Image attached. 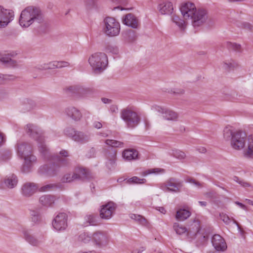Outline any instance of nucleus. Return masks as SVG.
I'll return each instance as SVG.
<instances>
[{"label": "nucleus", "mask_w": 253, "mask_h": 253, "mask_svg": "<svg viewBox=\"0 0 253 253\" xmlns=\"http://www.w3.org/2000/svg\"><path fill=\"white\" fill-rule=\"evenodd\" d=\"M180 12L185 20H191L192 25L195 28L202 26L209 19V13L205 8H197L194 3L188 2L183 3Z\"/></svg>", "instance_id": "1"}, {"label": "nucleus", "mask_w": 253, "mask_h": 253, "mask_svg": "<svg viewBox=\"0 0 253 253\" xmlns=\"http://www.w3.org/2000/svg\"><path fill=\"white\" fill-rule=\"evenodd\" d=\"M43 20V12L39 7L29 6L21 11L19 23L21 27L28 28L34 22L41 23Z\"/></svg>", "instance_id": "2"}, {"label": "nucleus", "mask_w": 253, "mask_h": 253, "mask_svg": "<svg viewBox=\"0 0 253 253\" xmlns=\"http://www.w3.org/2000/svg\"><path fill=\"white\" fill-rule=\"evenodd\" d=\"M223 137L226 140L230 141L231 147L236 150L243 149L247 141V135L244 131L229 126L224 128Z\"/></svg>", "instance_id": "3"}, {"label": "nucleus", "mask_w": 253, "mask_h": 253, "mask_svg": "<svg viewBox=\"0 0 253 253\" xmlns=\"http://www.w3.org/2000/svg\"><path fill=\"white\" fill-rule=\"evenodd\" d=\"M18 155L24 159L23 170L28 172L29 168L36 162L37 158L32 154V146L28 143L19 141L16 147Z\"/></svg>", "instance_id": "4"}, {"label": "nucleus", "mask_w": 253, "mask_h": 253, "mask_svg": "<svg viewBox=\"0 0 253 253\" xmlns=\"http://www.w3.org/2000/svg\"><path fill=\"white\" fill-rule=\"evenodd\" d=\"M25 130L29 136L38 141L39 151L45 156L48 152V149L44 143L43 133L42 130L37 126L31 124L26 125Z\"/></svg>", "instance_id": "5"}, {"label": "nucleus", "mask_w": 253, "mask_h": 253, "mask_svg": "<svg viewBox=\"0 0 253 253\" xmlns=\"http://www.w3.org/2000/svg\"><path fill=\"white\" fill-rule=\"evenodd\" d=\"M88 62L93 71L100 73L104 70L108 65V58L105 53L96 52L88 58Z\"/></svg>", "instance_id": "6"}, {"label": "nucleus", "mask_w": 253, "mask_h": 253, "mask_svg": "<svg viewBox=\"0 0 253 253\" xmlns=\"http://www.w3.org/2000/svg\"><path fill=\"white\" fill-rule=\"evenodd\" d=\"M120 23L114 18L107 17L103 20V32L108 37H115L120 34Z\"/></svg>", "instance_id": "7"}, {"label": "nucleus", "mask_w": 253, "mask_h": 253, "mask_svg": "<svg viewBox=\"0 0 253 253\" xmlns=\"http://www.w3.org/2000/svg\"><path fill=\"white\" fill-rule=\"evenodd\" d=\"M121 118L129 128H134L140 122V118L135 112L129 109H124L121 112Z\"/></svg>", "instance_id": "8"}, {"label": "nucleus", "mask_w": 253, "mask_h": 253, "mask_svg": "<svg viewBox=\"0 0 253 253\" xmlns=\"http://www.w3.org/2000/svg\"><path fill=\"white\" fill-rule=\"evenodd\" d=\"M92 238L94 245L100 248L106 246L109 242V236L106 232H95L92 234Z\"/></svg>", "instance_id": "9"}, {"label": "nucleus", "mask_w": 253, "mask_h": 253, "mask_svg": "<svg viewBox=\"0 0 253 253\" xmlns=\"http://www.w3.org/2000/svg\"><path fill=\"white\" fill-rule=\"evenodd\" d=\"M182 183L177 181L174 178H170L160 185V188L164 191L178 192L182 187Z\"/></svg>", "instance_id": "10"}, {"label": "nucleus", "mask_w": 253, "mask_h": 253, "mask_svg": "<svg viewBox=\"0 0 253 253\" xmlns=\"http://www.w3.org/2000/svg\"><path fill=\"white\" fill-rule=\"evenodd\" d=\"M13 17L14 12L12 10L0 6V28L6 27Z\"/></svg>", "instance_id": "11"}, {"label": "nucleus", "mask_w": 253, "mask_h": 253, "mask_svg": "<svg viewBox=\"0 0 253 253\" xmlns=\"http://www.w3.org/2000/svg\"><path fill=\"white\" fill-rule=\"evenodd\" d=\"M67 218L66 213L64 212L59 213L52 222L53 227L57 231L65 230L67 227Z\"/></svg>", "instance_id": "12"}, {"label": "nucleus", "mask_w": 253, "mask_h": 253, "mask_svg": "<svg viewBox=\"0 0 253 253\" xmlns=\"http://www.w3.org/2000/svg\"><path fill=\"white\" fill-rule=\"evenodd\" d=\"M152 109L162 114L163 118L167 120L175 121L178 119V114L172 110L157 105L153 106Z\"/></svg>", "instance_id": "13"}, {"label": "nucleus", "mask_w": 253, "mask_h": 253, "mask_svg": "<svg viewBox=\"0 0 253 253\" xmlns=\"http://www.w3.org/2000/svg\"><path fill=\"white\" fill-rule=\"evenodd\" d=\"M116 209V206L114 203L109 202L102 206L100 211V215L102 218H110Z\"/></svg>", "instance_id": "14"}, {"label": "nucleus", "mask_w": 253, "mask_h": 253, "mask_svg": "<svg viewBox=\"0 0 253 253\" xmlns=\"http://www.w3.org/2000/svg\"><path fill=\"white\" fill-rule=\"evenodd\" d=\"M70 63L66 61H53L47 63H43L39 65L38 69L40 70L53 69L55 68H61L63 67H68Z\"/></svg>", "instance_id": "15"}, {"label": "nucleus", "mask_w": 253, "mask_h": 253, "mask_svg": "<svg viewBox=\"0 0 253 253\" xmlns=\"http://www.w3.org/2000/svg\"><path fill=\"white\" fill-rule=\"evenodd\" d=\"M211 243L214 249L217 251L224 252L227 249L224 239L218 234H215L212 236Z\"/></svg>", "instance_id": "16"}, {"label": "nucleus", "mask_w": 253, "mask_h": 253, "mask_svg": "<svg viewBox=\"0 0 253 253\" xmlns=\"http://www.w3.org/2000/svg\"><path fill=\"white\" fill-rule=\"evenodd\" d=\"M38 185L33 182H26L21 187L22 194L25 197H30L38 190Z\"/></svg>", "instance_id": "17"}, {"label": "nucleus", "mask_w": 253, "mask_h": 253, "mask_svg": "<svg viewBox=\"0 0 253 253\" xmlns=\"http://www.w3.org/2000/svg\"><path fill=\"white\" fill-rule=\"evenodd\" d=\"M116 151L113 149L108 150L105 153L107 159L106 165L109 169H114L116 165Z\"/></svg>", "instance_id": "18"}, {"label": "nucleus", "mask_w": 253, "mask_h": 253, "mask_svg": "<svg viewBox=\"0 0 253 253\" xmlns=\"http://www.w3.org/2000/svg\"><path fill=\"white\" fill-rule=\"evenodd\" d=\"M22 232L23 238L30 245L34 246H37L39 245L42 242L41 240H39L34 236L32 235L30 231L27 229H23Z\"/></svg>", "instance_id": "19"}, {"label": "nucleus", "mask_w": 253, "mask_h": 253, "mask_svg": "<svg viewBox=\"0 0 253 253\" xmlns=\"http://www.w3.org/2000/svg\"><path fill=\"white\" fill-rule=\"evenodd\" d=\"M74 172L77 175V179H90L93 177L90 171L87 169L82 167H77Z\"/></svg>", "instance_id": "20"}, {"label": "nucleus", "mask_w": 253, "mask_h": 253, "mask_svg": "<svg viewBox=\"0 0 253 253\" xmlns=\"http://www.w3.org/2000/svg\"><path fill=\"white\" fill-rule=\"evenodd\" d=\"M158 9L162 14L170 15L172 13L173 7L171 2L166 1L159 4Z\"/></svg>", "instance_id": "21"}, {"label": "nucleus", "mask_w": 253, "mask_h": 253, "mask_svg": "<svg viewBox=\"0 0 253 253\" xmlns=\"http://www.w3.org/2000/svg\"><path fill=\"white\" fill-rule=\"evenodd\" d=\"M171 21L176 25L181 31H184L187 28V22L175 14L171 15Z\"/></svg>", "instance_id": "22"}, {"label": "nucleus", "mask_w": 253, "mask_h": 253, "mask_svg": "<svg viewBox=\"0 0 253 253\" xmlns=\"http://www.w3.org/2000/svg\"><path fill=\"white\" fill-rule=\"evenodd\" d=\"M123 23L132 28H137L138 25V20L133 14L129 13L125 16Z\"/></svg>", "instance_id": "23"}, {"label": "nucleus", "mask_w": 253, "mask_h": 253, "mask_svg": "<svg viewBox=\"0 0 253 253\" xmlns=\"http://www.w3.org/2000/svg\"><path fill=\"white\" fill-rule=\"evenodd\" d=\"M66 113L68 117L75 121H78L82 117V114L77 108L74 107H70L66 109Z\"/></svg>", "instance_id": "24"}, {"label": "nucleus", "mask_w": 253, "mask_h": 253, "mask_svg": "<svg viewBox=\"0 0 253 253\" xmlns=\"http://www.w3.org/2000/svg\"><path fill=\"white\" fill-rule=\"evenodd\" d=\"M90 139V135L87 133L77 131L73 140L81 143H85Z\"/></svg>", "instance_id": "25"}, {"label": "nucleus", "mask_w": 253, "mask_h": 253, "mask_svg": "<svg viewBox=\"0 0 253 253\" xmlns=\"http://www.w3.org/2000/svg\"><path fill=\"white\" fill-rule=\"evenodd\" d=\"M138 152L133 149H126L123 151V157L127 161H131L137 159Z\"/></svg>", "instance_id": "26"}, {"label": "nucleus", "mask_w": 253, "mask_h": 253, "mask_svg": "<svg viewBox=\"0 0 253 253\" xmlns=\"http://www.w3.org/2000/svg\"><path fill=\"white\" fill-rule=\"evenodd\" d=\"M244 155L248 158L253 157V136H250L248 138V148L244 150Z\"/></svg>", "instance_id": "27"}, {"label": "nucleus", "mask_w": 253, "mask_h": 253, "mask_svg": "<svg viewBox=\"0 0 253 253\" xmlns=\"http://www.w3.org/2000/svg\"><path fill=\"white\" fill-rule=\"evenodd\" d=\"M40 203L44 206H50L54 202V198L51 195H43L39 199Z\"/></svg>", "instance_id": "28"}, {"label": "nucleus", "mask_w": 253, "mask_h": 253, "mask_svg": "<svg viewBox=\"0 0 253 253\" xmlns=\"http://www.w3.org/2000/svg\"><path fill=\"white\" fill-rule=\"evenodd\" d=\"M18 179L16 175L12 174L4 180V184L9 188H13L17 185Z\"/></svg>", "instance_id": "29"}, {"label": "nucleus", "mask_w": 253, "mask_h": 253, "mask_svg": "<svg viewBox=\"0 0 253 253\" xmlns=\"http://www.w3.org/2000/svg\"><path fill=\"white\" fill-rule=\"evenodd\" d=\"M173 228L178 235L186 234V235H188L191 232L190 230H188L185 227L178 223H174L173 225Z\"/></svg>", "instance_id": "30"}, {"label": "nucleus", "mask_w": 253, "mask_h": 253, "mask_svg": "<svg viewBox=\"0 0 253 253\" xmlns=\"http://www.w3.org/2000/svg\"><path fill=\"white\" fill-rule=\"evenodd\" d=\"M191 215V212L185 209H180L177 211L176 218L177 220L183 221L188 218Z\"/></svg>", "instance_id": "31"}, {"label": "nucleus", "mask_w": 253, "mask_h": 253, "mask_svg": "<svg viewBox=\"0 0 253 253\" xmlns=\"http://www.w3.org/2000/svg\"><path fill=\"white\" fill-rule=\"evenodd\" d=\"M220 218L226 224H229L232 221L236 224L239 230H241V227L239 225L238 223L235 220L233 217H229L228 215L224 213H221L219 214Z\"/></svg>", "instance_id": "32"}, {"label": "nucleus", "mask_w": 253, "mask_h": 253, "mask_svg": "<svg viewBox=\"0 0 253 253\" xmlns=\"http://www.w3.org/2000/svg\"><path fill=\"white\" fill-rule=\"evenodd\" d=\"M97 216L95 214H88L85 216V225H97Z\"/></svg>", "instance_id": "33"}, {"label": "nucleus", "mask_w": 253, "mask_h": 253, "mask_svg": "<svg viewBox=\"0 0 253 253\" xmlns=\"http://www.w3.org/2000/svg\"><path fill=\"white\" fill-rule=\"evenodd\" d=\"M77 179V175L73 172L65 174L61 178V181L63 183H70Z\"/></svg>", "instance_id": "34"}, {"label": "nucleus", "mask_w": 253, "mask_h": 253, "mask_svg": "<svg viewBox=\"0 0 253 253\" xmlns=\"http://www.w3.org/2000/svg\"><path fill=\"white\" fill-rule=\"evenodd\" d=\"M239 64L233 59L226 61L223 63V67L226 70H234L239 67Z\"/></svg>", "instance_id": "35"}, {"label": "nucleus", "mask_w": 253, "mask_h": 253, "mask_svg": "<svg viewBox=\"0 0 253 253\" xmlns=\"http://www.w3.org/2000/svg\"><path fill=\"white\" fill-rule=\"evenodd\" d=\"M0 61L4 64L10 66H14L16 65V61L11 59L9 54H5L0 58Z\"/></svg>", "instance_id": "36"}, {"label": "nucleus", "mask_w": 253, "mask_h": 253, "mask_svg": "<svg viewBox=\"0 0 253 253\" xmlns=\"http://www.w3.org/2000/svg\"><path fill=\"white\" fill-rule=\"evenodd\" d=\"M105 142L107 145L112 147L122 148L124 146V143L123 142L115 140L107 139L105 140Z\"/></svg>", "instance_id": "37"}, {"label": "nucleus", "mask_w": 253, "mask_h": 253, "mask_svg": "<svg viewBox=\"0 0 253 253\" xmlns=\"http://www.w3.org/2000/svg\"><path fill=\"white\" fill-rule=\"evenodd\" d=\"M146 182L144 178L141 179L137 176H133L126 180V182L128 184H143Z\"/></svg>", "instance_id": "38"}, {"label": "nucleus", "mask_w": 253, "mask_h": 253, "mask_svg": "<svg viewBox=\"0 0 253 253\" xmlns=\"http://www.w3.org/2000/svg\"><path fill=\"white\" fill-rule=\"evenodd\" d=\"M165 172V170L163 169L160 168H154L149 169L143 172L142 175L143 176H146L150 174H159L160 173H163Z\"/></svg>", "instance_id": "39"}, {"label": "nucleus", "mask_w": 253, "mask_h": 253, "mask_svg": "<svg viewBox=\"0 0 253 253\" xmlns=\"http://www.w3.org/2000/svg\"><path fill=\"white\" fill-rule=\"evenodd\" d=\"M130 217L131 219L137 221L140 224L143 225H146L147 224V221L146 219L144 217L140 215L131 214H130Z\"/></svg>", "instance_id": "40"}, {"label": "nucleus", "mask_w": 253, "mask_h": 253, "mask_svg": "<svg viewBox=\"0 0 253 253\" xmlns=\"http://www.w3.org/2000/svg\"><path fill=\"white\" fill-rule=\"evenodd\" d=\"M170 155L179 160L184 159L186 157L184 152L177 149L172 150Z\"/></svg>", "instance_id": "41"}, {"label": "nucleus", "mask_w": 253, "mask_h": 253, "mask_svg": "<svg viewBox=\"0 0 253 253\" xmlns=\"http://www.w3.org/2000/svg\"><path fill=\"white\" fill-rule=\"evenodd\" d=\"M92 238L86 233H81L79 236V241L86 244L89 243Z\"/></svg>", "instance_id": "42"}, {"label": "nucleus", "mask_w": 253, "mask_h": 253, "mask_svg": "<svg viewBox=\"0 0 253 253\" xmlns=\"http://www.w3.org/2000/svg\"><path fill=\"white\" fill-rule=\"evenodd\" d=\"M105 50L107 53H111L114 54H117L119 52L118 48L116 46L111 45H107Z\"/></svg>", "instance_id": "43"}, {"label": "nucleus", "mask_w": 253, "mask_h": 253, "mask_svg": "<svg viewBox=\"0 0 253 253\" xmlns=\"http://www.w3.org/2000/svg\"><path fill=\"white\" fill-rule=\"evenodd\" d=\"M77 131L73 128L67 127L64 130V133L73 139Z\"/></svg>", "instance_id": "44"}, {"label": "nucleus", "mask_w": 253, "mask_h": 253, "mask_svg": "<svg viewBox=\"0 0 253 253\" xmlns=\"http://www.w3.org/2000/svg\"><path fill=\"white\" fill-rule=\"evenodd\" d=\"M52 159L55 161H57L58 162L59 165H60L61 166H66L68 164V162L67 160L62 159L60 157V156L58 155L52 156Z\"/></svg>", "instance_id": "45"}, {"label": "nucleus", "mask_w": 253, "mask_h": 253, "mask_svg": "<svg viewBox=\"0 0 253 253\" xmlns=\"http://www.w3.org/2000/svg\"><path fill=\"white\" fill-rule=\"evenodd\" d=\"M14 79V77L10 75L0 74V84H4L7 81Z\"/></svg>", "instance_id": "46"}, {"label": "nucleus", "mask_w": 253, "mask_h": 253, "mask_svg": "<svg viewBox=\"0 0 253 253\" xmlns=\"http://www.w3.org/2000/svg\"><path fill=\"white\" fill-rule=\"evenodd\" d=\"M78 92L82 93L84 95L86 96L91 94L93 92V90L92 89L89 88H82L78 89Z\"/></svg>", "instance_id": "47"}, {"label": "nucleus", "mask_w": 253, "mask_h": 253, "mask_svg": "<svg viewBox=\"0 0 253 253\" xmlns=\"http://www.w3.org/2000/svg\"><path fill=\"white\" fill-rule=\"evenodd\" d=\"M227 46L229 49H232L236 51H239L241 48V45L240 44L230 42H227Z\"/></svg>", "instance_id": "48"}, {"label": "nucleus", "mask_w": 253, "mask_h": 253, "mask_svg": "<svg viewBox=\"0 0 253 253\" xmlns=\"http://www.w3.org/2000/svg\"><path fill=\"white\" fill-rule=\"evenodd\" d=\"M31 215L32 216V220L33 222L37 223L41 220V216L39 213L33 211Z\"/></svg>", "instance_id": "49"}, {"label": "nucleus", "mask_w": 253, "mask_h": 253, "mask_svg": "<svg viewBox=\"0 0 253 253\" xmlns=\"http://www.w3.org/2000/svg\"><path fill=\"white\" fill-rule=\"evenodd\" d=\"M187 181L194 184L198 188H201L203 186L202 183L196 181L193 178H188L187 179Z\"/></svg>", "instance_id": "50"}, {"label": "nucleus", "mask_w": 253, "mask_h": 253, "mask_svg": "<svg viewBox=\"0 0 253 253\" xmlns=\"http://www.w3.org/2000/svg\"><path fill=\"white\" fill-rule=\"evenodd\" d=\"M42 169H47V173L49 175H54L56 174V171L55 170L51 169V167L50 168H48L47 166H44L42 167Z\"/></svg>", "instance_id": "51"}, {"label": "nucleus", "mask_w": 253, "mask_h": 253, "mask_svg": "<svg viewBox=\"0 0 253 253\" xmlns=\"http://www.w3.org/2000/svg\"><path fill=\"white\" fill-rule=\"evenodd\" d=\"M27 103L29 104V106H25V108L27 111L30 110L35 106L34 102L32 100H27L26 101H25L24 106L26 105Z\"/></svg>", "instance_id": "52"}, {"label": "nucleus", "mask_w": 253, "mask_h": 253, "mask_svg": "<svg viewBox=\"0 0 253 253\" xmlns=\"http://www.w3.org/2000/svg\"><path fill=\"white\" fill-rule=\"evenodd\" d=\"M52 187L53 185L52 184H47L46 185L41 187L39 190L40 191L42 192L47 191L50 189Z\"/></svg>", "instance_id": "53"}, {"label": "nucleus", "mask_w": 253, "mask_h": 253, "mask_svg": "<svg viewBox=\"0 0 253 253\" xmlns=\"http://www.w3.org/2000/svg\"><path fill=\"white\" fill-rule=\"evenodd\" d=\"M93 126L94 127L96 128L97 129L100 128L102 127V124L100 122L97 121L94 122L93 123Z\"/></svg>", "instance_id": "54"}, {"label": "nucleus", "mask_w": 253, "mask_h": 253, "mask_svg": "<svg viewBox=\"0 0 253 253\" xmlns=\"http://www.w3.org/2000/svg\"><path fill=\"white\" fill-rule=\"evenodd\" d=\"M59 154L64 157H67L69 156L68 152L65 150H62L60 151Z\"/></svg>", "instance_id": "55"}, {"label": "nucleus", "mask_w": 253, "mask_h": 253, "mask_svg": "<svg viewBox=\"0 0 253 253\" xmlns=\"http://www.w3.org/2000/svg\"><path fill=\"white\" fill-rule=\"evenodd\" d=\"M235 204L236 205L239 206L242 209H243L244 210H247V207L245 205H244V204H243L242 203H241L239 202L236 201L235 202Z\"/></svg>", "instance_id": "56"}, {"label": "nucleus", "mask_w": 253, "mask_h": 253, "mask_svg": "<svg viewBox=\"0 0 253 253\" xmlns=\"http://www.w3.org/2000/svg\"><path fill=\"white\" fill-rule=\"evenodd\" d=\"M4 141L5 140L3 134L0 133V146L4 144Z\"/></svg>", "instance_id": "57"}, {"label": "nucleus", "mask_w": 253, "mask_h": 253, "mask_svg": "<svg viewBox=\"0 0 253 253\" xmlns=\"http://www.w3.org/2000/svg\"><path fill=\"white\" fill-rule=\"evenodd\" d=\"M238 183L241 184L243 187H249L250 186L249 183L242 181L238 182Z\"/></svg>", "instance_id": "58"}, {"label": "nucleus", "mask_w": 253, "mask_h": 253, "mask_svg": "<svg viewBox=\"0 0 253 253\" xmlns=\"http://www.w3.org/2000/svg\"><path fill=\"white\" fill-rule=\"evenodd\" d=\"M101 100L105 104L110 103L111 102V100L106 98H102Z\"/></svg>", "instance_id": "59"}, {"label": "nucleus", "mask_w": 253, "mask_h": 253, "mask_svg": "<svg viewBox=\"0 0 253 253\" xmlns=\"http://www.w3.org/2000/svg\"><path fill=\"white\" fill-rule=\"evenodd\" d=\"M199 203L202 207H206L207 206V202L204 201H199Z\"/></svg>", "instance_id": "60"}, {"label": "nucleus", "mask_w": 253, "mask_h": 253, "mask_svg": "<svg viewBox=\"0 0 253 253\" xmlns=\"http://www.w3.org/2000/svg\"><path fill=\"white\" fill-rule=\"evenodd\" d=\"M184 90L183 89H180L177 90V91H174V93H178V94H183L184 93Z\"/></svg>", "instance_id": "61"}, {"label": "nucleus", "mask_w": 253, "mask_h": 253, "mask_svg": "<svg viewBox=\"0 0 253 253\" xmlns=\"http://www.w3.org/2000/svg\"><path fill=\"white\" fill-rule=\"evenodd\" d=\"M159 211L163 213H165V212H166V210H165V209L163 208V207H160L159 208Z\"/></svg>", "instance_id": "62"}, {"label": "nucleus", "mask_w": 253, "mask_h": 253, "mask_svg": "<svg viewBox=\"0 0 253 253\" xmlns=\"http://www.w3.org/2000/svg\"><path fill=\"white\" fill-rule=\"evenodd\" d=\"M214 193L213 192H209L206 193V195L207 197H211L214 195Z\"/></svg>", "instance_id": "63"}, {"label": "nucleus", "mask_w": 253, "mask_h": 253, "mask_svg": "<svg viewBox=\"0 0 253 253\" xmlns=\"http://www.w3.org/2000/svg\"><path fill=\"white\" fill-rule=\"evenodd\" d=\"M110 109L112 112H115L116 109L117 110L118 108L115 106H111Z\"/></svg>", "instance_id": "64"}]
</instances>
